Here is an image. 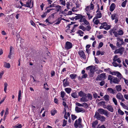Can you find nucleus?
<instances>
[{"instance_id":"f257e3e1","label":"nucleus","mask_w":128,"mask_h":128,"mask_svg":"<svg viewBox=\"0 0 128 128\" xmlns=\"http://www.w3.org/2000/svg\"><path fill=\"white\" fill-rule=\"evenodd\" d=\"M113 61L112 64L115 67H117L118 66V64L116 63V61H117L119 63H120L122 62L120 58H118V56L117 55L113 57Z\"/></svg>"},{"instance_id":"f03ea898","label":"nucleus","mask_w":128,"mask_h":128,"mask_svg":"<svg viewBox=\"0 0 128 128\" xmlns=\"http://www.w3.org/2000/svg\"><path fill=\"white\" fill-rule=\"evenodd\" d=\"M94 117L101 122L104 121L106 120V118L104 116L100 115L99 113L97 112H96Z\"/></svg>"},{"instance_id":"7ed1b4c3","label":"nucleus","mask_w":128,"mask_h":128,"mask_svg":"<svg viewBox=\"0 0 128 128\" xmlns=\"http://www.w3.org/2000/svg\"><path fill=\"white\" fill-rule=\"evenodd\" d=\"M82 119L79 118L78 120H76L74 123V126L76 128L78 127L79 128H82V127L81 124Z\"/></svg>"},{"instance_id":"20e7f679","label":"nucleus","mask_w":128,"mask_h":128,"mask_svg":"<svg viewBox=\"0 0 128 128\" xmlns=\"http://www.w3.org/2000/svg\"><path fill=\"white\" fill-rule=\"evenodd\" d=\"M117 41L116 45L118 47L121 46V45L123 44L124 42L122 38L118 37L116 38Z\"/></svg>"},{"instance_id":"39448f33","label":"nucleus","mask_w":128,"mask_h":128,"mask_svg":"<svg viewBox=\"0 0 128 128\" xmlns=\"http://www.w3.org/2000/svg\"><path fill=\"white\" fill-rule=\"evenodd\" d=\"M98 112L101 114H104L106 116L108 117L109 113L106 110H105L102 108H100L98 110Z\"/></svg>"},{"instance_id":"423d86ee","label":"nucleus","mask_w":128,"mask_h":128,"mask_svg":"<svg viewBox=\"0 0 128 128\" xmlns=\"http://www.w3.org/2000/svg\"><path fill=\"white\" fill-rule=\"evenodd\" d=\"M124 48L123 47H121L116 50L114 53L115 54H120L121 55H122L124 53Z\"/></svg>"},{"instance_id":"0eeeda50","label":"nucleus","mask_w":128,"mask_h":128,"mask_svg":"<svg viewBox=\"0 0 128 128\" xmlns=\"http://www.w3.org/2000/svg\"><path fill=\"white\" fill-rule=\"evenodd\" d=\"M82 16L81 17V18L79 20V22H83L84 24L86 25H88L90 24L89 22L86 20L84 18L85 16Z\"/></svg>"},{"instance_id":"6e6552de","label":"nucleus","mask_w":128,"mask_h":128,"mask_svg":"<svg viewBox=\"0 0 128 128\" xmlns=\"http://www.w3.org/2000/svg\"><path fill=\"white\" fill-rule=\"evenodd\" d=\"M105 74L104 73H102L100 75H98L96 78L97 80H101L103 79H105Z\"/></svg>"},{"instance_id":"1a4fd4ad","label":"nucleus","mask_w":128,"mask_h":128,"mask_svg":"<svg viewBox=\"0 0 128 128\" xmlns=\"http://www.w3.org/2000/svg\"><path fill=\"white\" fill-rule=\"evenodd\" d=\"M72 46V44L71 42H66L64 48H65L68 50L71 48Z\"/></svg>"},{"instance_id":"9d476101","label":"nucleus","mask_w":128,"mask_h":128,"mask_svg":"<svg viewBox=\"0 0 128 128\" xmlns=\"http://www.w3.org/2000/svg\"><path fill=\"white\" fill-rule=\"evenodd\" d=\"M116 97L118 99L121 100L122 102L125 100L123 95L120 93H118L116 94Z\"/></svg>"},{"instance_id":"9b49d317","label":"nucleus","mask_w":128,"mask_h":128,"mask_svg":"<svg viewBox=\"0 0 128 128\" xmlns=\"http://www.w3.org/2000/svg\"><path fill=\"white\" fill-rule=\"evenodd\" d=\"M75 110L77 112H82V113L85 112L84 110L82 108H80L78 106H76Z\"/></svg>"},{"instance_id":"f8f14e48","label":"nucleus","mask_w":128,"mask_h":128,"mask_svg":"<svg viewBox=\"0 0 128 128\" xmlns=\"http://www.w3.org/2000/svg\"><path fill=\"white\" fill-rule=\"evenodd\" d=\"M53 10V9H47V8L46 9L44 10H45V12H44V14H42V16H41L42 17V18H44L45 17L46 14H47V13H48L49 12L50 10Z\"/></svg>"},{"instance_id":"ddd939ff","label":"nucleus","mask_w":128,"mask_h":128,"mask_svg":"<svg viewBox=\"0 0 128 128\" xmlns=\"http://www.w3.org/2000/svg\"><path fill=\"white\" fill-rule=\"evenodd\" d=\"M20 4L22 5V6H24L25 7H30V8H32V5H33V4L32 5V6L30 7V4H31V1H30V2H26V4H24L22 2H20Z\"/></svg>"},{"instance_id":"4468645a","label":"nucleus","mask_w":128,"mask_h":128,"mask_svg":"<svg viewBox=\"0 0 128 128\" xmlns=\"http://www.w3.org/2000/svg\"><path fill=\"white\" fill-rule=\"evenodd\" d=\"M100 8H98L96 11L97 14L96 16L94 18H98L101 17L102 14L100 11H99Z\"/></svg>"},{"instance_id":"2eb2a0df","label":"nucleus","mask_w":128,"mask_h":128,"mask_svg":"<svg viewBox=\"0 0 128 128\" xmlns=\"http://www.w3.org/2000/svg\"><path fill=\"white\" fill-rule=\"evenodd\" d=\"M78 54L80 57L84 59L86 58V56L84 52L83 51H80L78 52Z\"/></svg>"},{"instance_id":"dca6fc26","label":"nucleus","mask_w":128,"mask_h":128,"mask_svg":"<svg viewBox=\"0 0 128 128\" xmlns=\"http://www.w3.org/2000/svg\"><path fill=\"white\" fill-rule=\"evenodd\" d=\"M107 90L108 92L112 94H114L116 92V91L115 90L113 89L112 88H108L107 89Z\"/></svg>"},{"instance_id":"f3484780","label":"nucleus","mask_w":128,"mask_h":128,"mask_svg":"<svg viewBox=\"0 0 128 128\" xmlns=\"http://www.w3.org/2000/svg\"><path fill=\"white\" fill-rule=\"evenodd\" d=\"M106 108L109 111L113 112H114V110L112 107L111 105L107 106Z\"/></svg>"},{"instance_id":"a211bd4d","label":"nucleus","mask_w":128,"mask_h":128,"mask_svg":"<svg viewBox=\"0 0 128 128\" xmlns=\"http://www.w3.org/2000/svg\"><path fill=\"white\" fill-rule=\"evenodd\" d=\"M120 80L118 79L116 77H114L112 82H113L115 84H118L120 82Z\"/></svg>"},{"instance_id":"6ab92c4d","label":"nucleus","mask_w":128,"mask_h":128,"mask_svg":"<svg viewBox=\"0 0 128 128\" xmlns=\"http://www.w3.org/2000/svg\"><path fill=\"white\" fill-rule=\"evenodd\" d=\"M80 100L81 102H87L88 100L87 98V97L86 95L85 96L82 97L80 99Z\"/></svg>"},{"instance_id":"aec40b11","label":"nucleus","mask_w":128,"mask_h":128,"mask_svg":"<svg viewBox=\"0 0 128 128\" xmlns=\"http://www.w3.org/2000/svg\"><path fill=\"white\" fill-rule=\"evenodd\" d=\"M98 18H94L93 20V22L94 23L96 24L97 25L98 24H100V21L98 19Z\"/></svg>"},{"instance_id":"412c9836","label":"nucleus","mask_w":128,"mask_h":128,"mask_svg":"<svg viewBox=\"0 0 128 128\" xmlns=\"http://www.w3.org/2000/svg\"><path fill=\"white\" fill-rule=\"evenodd\" d=\"M63 86L64 87H66L68 86L69 82H68L67 80L64 79L63 80Z\"/></svg>"},{"instance_id":"4be33fe9","label":"nucleus","mask_w":128,"mask_h":128,"mask_svg":"<svg viewBox=\"0 0 128 128\" xmlns=\"http://www.w3.org/2000/svg\"><path fill=\"white\" fill-rule=\"evenodd\" d=\"M78 95L82 97L86 95V94L85 93L83 92H82V91H80L78 92Z\"/></svg>"},{"instance_id":"5701e85b","label":"nucleus","mask_w":128,"mask_h":128,"mask_svg":"<svg viewBox=\"0 0 128 128\" xmlns=\"http://www.w3.org/2000/svg\"><path fill=\"white\" fill-rule=\"evenodd\" d=\"M115 88L116 90L118 91H120L121 90L122 87L120 85L116 86H115Z\"/></svg>"},{"instance_id":"b1692460","label":"nucleus","mask_w":128,"mask_h":128,"mask_svg":"<svg viewBox=\"0 0 128 128\" xmlns=\"http://www.w3.org/2000/svg\"><path fill=\"white\" fill-rule=\"evenodd\" d=\"M98 124L97 121H95L92 123V127L95 128Z\"/></svg>"},{"instance_id":"393cba45","label":"nucleus","mask_w":128,"mask_h":128,"mask_svg":"<svg viewBox=\"0 0 128 128\" xmlns=\"http://www.w3.org/2000/svg\"><path fill=\"white\" fill-rule=\"evenodd\" d=\"M116 76L120 80L122 79H123V78H124L121 74L118 72Z\"/></svg>"},{"instance_id":"a878e982","label":"nucleus","mask_w":128,"mask_h":128,"mask_svg":"<svg viewBox=\"0 0 128 128\" xmlns=\"http://www.w3.org/2000/svg\"><path fill=\"white\" fill-rule=\"evenodd\" d=\"M4 66L5 67L7 68H10V64L9 63H7L6 62H4Z\"/></svg>"},{"instance_id":"bb28decb","label":"nucleus","mask_w":128,"mask_h":128,"mask_svg":"<svg viewBox=\"0 0 128 128\" xmlns=\"http://www.w3.org/2000/svg\"><path fill=\"white\" fill-rule=\"evenodd\" d=\"M77 75L76 74H70V76L71 78L72 79H75Z\"/></svg>"},{"instance_id":"cd10ccee","label":"nucleus","mask_w":128,"mask_h":128,"mask_svg":"<svg viewBox=\"0 0 128 128\" xmlns=\"http://www.w3.org/2000/svg\"><path fill=\"white\" fill-rule=\"evenodd\" d=\"M82 16L81 14H78V16H75L74 17V18L76 20L79 19L80 20L81 18V17H82Z\"/></svg>"},{"instance_id":"c85d7f7f","label":"nucleus","mask_w":128,"mask_h":128,"mask_svg":"<svg viewBox=\"0 0 128 128\" xmlns=\"http://www.w3.org/2000/svg\"><path fill=\"white\" fill-rule=\"evenodd\" d=\"M59 2L60 4L64 6L66 5V1L65 0H59Z\"/></svg>"},{"instance_id":"c756f323","label":"nucleus","mask_w":128,"mask_h":128,"mask_svg":"<svg viewBox=\"0 0 128 128\" xmlns=\"http://www.w3.org/2000/svg\"><path fill=\"white\" fill-rule=\"evenodd\" d=\"M65 20V19L64 18H59L57 19V22L55 23V24H59L61 20Z\"/></svg>"},{"instance_id":"7c9ffc66","label":"nucleus","mask_w":128,"mask_h":128,"mask_svg":"<svg viewBox=\"0 0 128 128\" xmlns=\"http://www.w3.org/2000/svg\"><path fill=\"white\" fill-rule=\"evenodd\" d=\"M65 91L68 94H69L72 91V89L70 88H67L65 89Z\"/></svg>"},{"instance_id":"2f4dec72","label":"nucleus","mask_w":128,"mask_h":128,"mask_svg":"<svg viewBox=\"0 0 128 128\" xmlns=\"http://www.w3.org/2000/svg\"><path fill=\"white\" fill-rule=\"evenodd\" d=\"M77 33L79 34L80 36H83V35L81 34H84V32H82V31L80 30H78L77 32Z\"/></svg>"},{"instance_id":"473e14b6","label":"nucleus","mask_w":128,"mask_h":128,"mask_svg":"<svg viewBox=\"0 0 128 128\" xmlns=\"http://www.w3.org/2000/svg\"><path fill=\"white\" fill-rule=\"evenodd\" d=\"M87 97L89 100H91L92 99V96L90 94H87Z\"/></svg>"},{"instance_id":"72a5a7b5","label":"nucleus","mask_w":128,"mask_h":128,"mask_svg":"<svg viewBox=\"0 0 128 128\" xmlns=\"http://www.w3.org/2000/svg\"><path fill=\"white\" fill-rule=\"evenodd\" d=\"M93 9V8H86V14H87L88 13L90 14V13L92 12V10Z\"/></svg>"},{"instance_id":"f704fd0d","label":"nucleus","mask_w":128,"mask_h":128,"mask_svg":"<svg viewBox=\"0 0 128 128\" xmlns=\"http://www.w3.org/2000/svg\"><path fill=\"white\" fill-rule=\"evenodd\" d=\"M65 94V92L64 91H62L61 92V96L62 98V100H64V96Z\"/></svg>"},{"instance_id":"c9c22d12","label":"nucleus","mask_w":128,"mask_h":128,"mask_svg":"<svg viewBox=\"0 0 128 128\" xmlns=\"http://www.w3.org/2000/svg\"><path fill=\"white\" fill-rule=\"evenodd\" d=\"M113 34H114V36L116 38L118 37L119 35L118 32H116L114 30V31L113 32Z\"/></svg>"},{"instance_id":"e433bc0d","label":"nucleus","mask_w":128,"mask_h":128,"mask_svg":"<svg viewBox=\"0 0 128 128\" xmlns=\"http://www.w3.org/2000/svg\"><path fill=\"white\" fill-rule=\"evenodd\" d=\"M118 34L119 35L122 36L124 34V32L122 30H119L118 31Z\"/></svg>"},{"instance_id":"4c0bfd02","label":"nucleus","mask_w":128,"mask_h":128,"mask_svg":"<svg viewBox=\"0 0 128 128\" xmlns=\"http://www.w3.org/2000/svg\"><path fill=\"white\" fill-rule=\"evenodd\" d=\"M79 29L82 30L83 31H84L86 30V28L84 26L80 25L78 27Z\"/></svg>"},{"instance_id":"58836bf2","label":"nucleus","mask_w":128,"mask_h":128,"mask_svg":"<svg viewBox=\"0 0 128 128\" xmlns=\"http://www.w3.org/2000/svg\"><path fill=\"white\" fill-rule=\"evenodd\" d=\"M21 97V91L19 90L18 92V100L20 102V100L21 99L20 97Z\"/></svg>"},{"instance_id":"ea45409f","label":"nucleus","mask_w":128,"mask_h":128,"mask_svg":"<svg viewBox=\"0 0 128 128\" xmlns=\"http://www.w3.org/2000/svg\"><path fill=\"white\" fill-rule=\"evenodd\" d=\"M114 77L111 75H109L108 76V80H109L110 82H112Z\"/></svg>"},{"instance_id":"a19ab883","label":"nucleus","mask_w":128,"mask_h":128,"mask_svg":"<svg viewBox=\"0 0 128 128\" xmlns=\"http://www.w3.org/2000/svg\"><path fill=\"white\" fill-rule=\"evenodd\" d=\"M118 113L121 115H123L124 114V112L122 111L120 109H119L118 110Z\"/></svg>"},{"instance_id":"79ce46f5","label":"nucleus","mask_w":128,"mask_h":128,"mask_svg":"<svg viewBox=\"0 0 128 128\" xmlns=\"http://www.w3.org/2000/svg\"><path fill=\"white\" fill-rule=\"evenodd\" d=\"M72 96L74 98H78V96L76 92L73 93L71 94Z\"/></svg>"},{"instance_id":"37998d69","label":"nucleus","mask_w":128,"mask_h":128,"mask_svg":"<svg viewBox=\"0 0 128 128\" xmlns=\"http://www.w3.org/2000/svg\"><path fill=\"white\" fill-rule=\"evenodd\" d=\"M109 96L106 94L104 96V98L105 100L108 101L109 100Z\"/></svg>"},{"instance_id":"c03bdc74","label":"nucleus","mask_w":128,"mask_h":128,"mask_svg":"<svg viewBox=\"0 0 128 128\" xmlns=\"http://www.w3.org/2000/svg\"><path fill=\"white\" fill-rule=\"evenodd\" d=\"M86 14L88 16V17L89 20L91 19L93 17L92 15L88 13Z\"/></svg>"},{"instance_id":"a18cd8bd","label":"nucleus","mask_w":128,"mask_h":128,"mask_svg":"<svg viewBox=\"0 0 128 128\" xmlns=\"http://www.w3.org/2000/svg\"><path fill=\"white\" fill-rule=\"evenodd\" d=\"M112 101L114 103V104L116 105H117L118 104V102L116 99L114 98H112Z\"/></svg>"},{"instance_id":"49530a36","label":"nucleus","mask_w":128,"mask_h":128,"mask_svg":"<svg viewBox=\"0 0 128 128\" xmlns=\"http://www.w3.org/2000/svg\"><path fill=\"white\" fill-rule=\"evenodd\" d=\"M127 2V0H125L124 2L122 4V7H125L126 4Z\"/></svg>"},{"instance_id":"de8ad7c7","label":"nucleus","mask_w":128,"mask_h":128,"mask_svg":"<svg viewBox=\"0 0 128 128\" xmlns=\"http://www.w3.org/2000/svg\"><path fill=\"white\" fill-rule=\"evenodd\" d=\"M109 45L113 50H114L116 48V46H114L112 44H110Z\"/></svg>"},{"instance_id":"09e8293b","label":"nucleus","mask_w":128,"mask_h":128,"mask_svg":"<svg viewBox=\"0 0 128 128\" xmlns=\"http://www.w3.org/2000/svg\"><path fill=\"white\" fill-rule=\"evenodd\" d=\"M90 71L92 74H93L94 71V69L93 66H92L91 68H90Z\"/></svg>"},{"instance_id":"8fccbe9b","label":"nucleus","mask_w":128,"mask_h":128,"mask_svg":"<svg viewBox=\"0 0 128 128\" xmlns=\"http://www.w3.org/2000/svg\"><path fill=\"white\" fill-rule=\"evenodd\" d=\"M90 24L88 25V26H86L85 28H86V30L88 31H89L91 29V27L90 26Z\"/></svg>"},{"instance_id":"3c124183","label":"nucleus","mask_w":128,"mask_h":128,"mask_svg":"<svg viewBox=\"0 0 128 128\" xmlns=\"http://www.w3.org/2000/svg\"><path fill=\"white\" fill-rule=\"evenodd\" d=\"M118 72H110V74L113 75H117Z\"/></svg>"},{"instance_id":"603ef678","label":"nucleus","mask_w":128,"mask_h":128,"mask_svg":"<svg viewBox=\"0 0 128 128\" xmlns=\"http://www.w3.org/2000/svg\"><path fill=\"white\" fill-rule=\"evenodd\" d=\"M8 86L6 82L4 84V90L6 92V91L7 89V87Z\"/></svg>"},{"instance_id":"864d4df0","label":"nucleus","mask_w":128,"mask_h":128,"mask_svg":"<svg viewBox=\"0 0 128 128\" xmlns=\"http://www.w3.org/2000/svg\"><path fill=\"white\" fill-rule=\"evenodd\" d=\"M72 118L73 120H74L77 118V116L74 115L72 114L71 115Z\"/></svg>"},{"instance_id":"5fc2aeb1","label":"nucleus","mask_w":128,"mask_h":128,"mask_svg":"<svg viewBox=\"0 0 128 128\" xmlns=\"http://www.w3.org/2000/svg\"><path fill=\"white\" fill-rule=\"evenodd\" d=\"M56 112V110H52L51 111V114L52 115L54 116V115Z\"/></svg>"},{"instance_id":"6e6d98bb","label":"nucleus","mask_w":128,"mask_h":128,"mask_svg":"<svg viewBox=\"0 0 128 128\" xmlns=\"http://www.w3.org/2000/svg\"><path fill=\"white\" fill-rule=\"evenodd\" d=\"M111 26H110L107 25L106 27H104V29L106 30H108L110 28Z\"/></svg>"},{"instance_id":"4d7b16f0","label":"nucleus","mask_w":128,"mask_h":128,"mask_svg":"<svg viewBox=\"0 0 128 128\" xmlns=\"http://www.w3.org/2000/svg\"><path fill=\"white\" fill-rule=\"evenodd\" d=\"M120 105L123 107V108H125L126 106L125 105L123 102H120Z\"/></svg>"},{"instance_id":"13d9d810","label":"nucleus","mask_w":128,"mask_h":128,"mask_svg":"<svg viewBox=\"0 0 128 128\" xmlns=\"http://www.w3.org/2000/svg\"><path fill=\"white\" fill-rule=\"evenodd\" d=\"M67 121L66 120H63V124L62 125L63 126H64L66 124H67Z\"/></svg>"},{"instance_id":"bf43d9fd","label":"nucleus","mask_w":128,"mask_h":128,"mask_svg":"<svg viewBox=\"0 0 128 128\" xmlns=\"http://www.w3.org/2000/svg\"><path fill=\"white\" fill-rule=\"evenodd\" d=\"M117 17H116L115 15L114 14H113L111 16V18L112 20L115 19Z\"/></svg>"},{"instance_id":"052dcab7","label":"nucleus","mask_w":128,"mask_h":128,"mask_svg":"<svg viewBox=\"0 0 128 128\" xmlns=\"http://www.w3.org/2000/svg\"><path fill=\"white\" fill-rule=\"evenodd\" d=\"M83 75L82 76V78H86L88 76V75L86 74H83Z\"/></svg>"},{"instance_id":"680f3d73","label":"nucleus","mask_w":128,"mask_h":128,"mask_svg":"<svg viewBox=\"0 0 128 128\" xmlns=\"http://www.w3.org/2000/svg\"><path fill=\"white\" fill-rule=\"evenodd\" d=\"M82 105L83 106L82 107H88V105L87 103L84 102V103L82 104Z\"/></svg>"},{"instance_id":"e2e57ef3","label":"nucleus","mask_w":128,"mask_h":128,"mask_svg":"<svg viewBox=\"0 0 128 128\" xmlns=\"http://www.w3.org/2000/svg\"><path fill=\"white\" fill-rule=\"evenodd\" d=\"M123 79L124 80V82L126 84L127 86H128V80L124 78H123Z\"/></svg>"},{"instance_id":"0e129e2a","label":"nucleus","mask_w":128,"mask_h":128,"mask_svg":"<svg viewBox=\"0 0 128 128\" xmlns=\"http://www.w3.org/2000/svg\"><path fill=\"white\" fill-rule=\"evenodd\" d=\"M105 84V82L104 81H102L100 82V84L101 86H103Z\"/></svg>"},{"instance_id":"69168bd1","label":"nucleus","mask_w":128,"mask_h":128,"mask_svg":"<svg viewBox=\"0 0 128 128\" xmlns=\"http://www.w3.org/2000/svg\"><path fill=\"white\" fill-rule=\"evenodd\" d=\"M103 45V43L102 42H100L98 45V48L99 47V48L102 47Z\"/></svg>"},{"instance_id":"338daca9","label":"nucleus","mask_w":128,"mask_h":128,"mask_svg":"<svg viewBox=\"0 0 128 128\" xmlns=\"http://www.w3.org/2000/svg\"><path fill=\"white\" fill-rule=\"evenodd\" d=\"M105 102L104 101H102L101 102H99L98 103V104L99 105L102 106V105H103L104 104V103Z\"/></svg>"},{"instance_id":"774afa93","label":"nucleus","mask_w":128,"mask_h":128,"mask_svg":"<svg viewBox=\"0 0 128 128\" xmlns=\"http://www.w3.org/2000/svg\"><path fill=\"white\" fill-rule=\"evenodd\" d=\"M76 106H83L82 105V104H80L78 102H77L76 103Z\"/></svg>"}]
</instances>
